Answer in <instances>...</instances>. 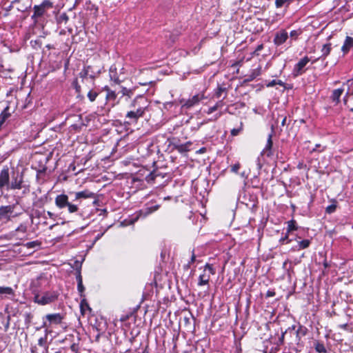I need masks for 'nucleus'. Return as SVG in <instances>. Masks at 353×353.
<instances>
[{
  "label": "nucleus",
  "mask_w": 353,
  "mask_h": 353,
  "mask_svg": "<svg viewBox=\"0 0 353 353\" xmlns=\"http://www.w3.org/2000/svg\"><path fill=\"white\" fill-rule=\"evenodd\" d=\"M74 199L72 202L69 201L68 195L65 194H61L55 197L54 203L59 209H63L67 208L68 212L70 214L79 212V205L81 203V199H95V194L88 190L80 192H71Z\"/></svg>",
  "instance_id": "1"
},
{
  "label": "nucleus",
  "mask_w": 353,
  "mask_h": 353,
  "mask_svg": "<svg viewBox=\"0 0 353 353\" xmlns=\"http://www.w3.org/2000/svg\"><path fill=\"white\" fill-rule=\"evenodd\" d=\"M59 295V294L57 291H48L43 294L34 293L33 299L34 303L41 305H46L57 301Z\"/></svg>",
  "instance_id": "2"
},
{
  "label": "nucleus",
  "mask_w": 353,
  "mask_h": 353,
  "mask_svg": "<svg viewBox=\"0 0 353 353\" xmlns=\"http://www.w3.org/2000/svg\"><path fill=\"white\" fill-rule=\"evenodd\" d=\"M23 187H25L23 173L13 170L10 176L9 190H21Z\"/></svg>",
  "instance_id": "3"
},
{
  "label": "nucleus",
  "mask_w": 353,
  "mask_h": 353,
  "mask_svg": "<svg viewBox=\"0 0 353 353\" xmlns=\"http://www.w3.org/2000/svg\"><path fill=\"white\" fill-rule=\"evenodd\" d=\"M148 106V101L146 97L139 95L137 96L131 103L130 108H134L141 114L144 115Z\"/></svg>",
  "instance_id": "4"
},
{
  "label": "nucleus",
  "mask_w": 353,
  "mask_h": 353,
  "mask_svg": "<svg viewBox=\"0 0 353 353\" xmlns=\"http://www.w3.org/2000/svg\"><path fill=\"white\" fill-rule=\"evenodd\" d=\"M215 274V270L213 265L206 263L204 266L203 273L199 276L198 285L202 286L208 285L210 279V276Z\"/></svg>",
  "instance_id": "5"
},
{
  "label": "nucleus",
  "mask_w": 353,
  "mask_h": 353,
  "mask_svg": "<svg viewBox=\"0 0 353 353\" xmlns=\"http://www.w3.org/2000/svg\"><path fill=\"white\" fill-rule=\"evenodd\" d=\"M52 3L50 0H44L40 5L34 6V13L31 18L34 21H37V18L42 17L47 9L52 8Z\"/></svg>",
  "instance_id": "6"
},
{
  "label": "nucleus",
  "mask_w": 353,
  "mask_h": 353,
  "mask_svg": "<svg viewBox=\"0 0 353 353\" xmlns=\"http://www.w3.org/2000/svg\"><path fill=\"white\" fill-rule=\"evenodd\" d=\"M204 99H205L204 93L200 92L194 95L192 97L190 98L188 100H181L180 103L182 105V108L185 109H190L198 105Z\"/></svg>",
  "instance_id": "7"
},
{
  "label": "nucleus",
  "mask_w": 353,
  "mask_h": 353,
  "mask_svg": "<svg viewBox=\"0 0 353 353\" xmlns=\"http://www.w3.org/2000/svg\"><path fill=\"white\" fill-rule=\"evenodd\" d=\"M10 176L7 166L3 168L0 172V190H9Z\"/></svg>",
  "instance_id": "8"
},
{
  "label": "nucleus",
  "mask_w": 353,
  "mask_h": 353,
  "mask_svg": "<svg viewBox=\"0 0 353 353\" xmlns=\"http://www.w3.org/2000/svg\"><path fill=\"white\" fill-rule=\"evenodd\" d=\"M310 61L308 57L305 56L301 59L294 67L292 74L294 77H298L304 73V68Z\"/></svg>",
  "instance_id": "9"
},
{
  "label": "nucleus",
  "mask_w": 353,
  "mask_h": 353,
  "mask_svg": "<svg viewBox=\"0 0 353 353\" xmlns=\"http://www.w3.org/2000/svg\"><path fill=\"white\" fill-rule=\"evenodd\" d=\"M274 129L273 126H272V132L268 134L267 142L265 148L261 152V156H267L268 157H270L273 155V142H272V133Z\"/></svg>",
  "instance_id": "10"
},
{
  "label": "nucleus",
  "mask_w": 353,
  "mask_h": 353,
  "mask_svg": "<svg viewBox=\"0 0 353 353\" xmlns=\"http://www.w3.org/2000/svg\"><path fill=\"white\" fill-rule=\"evenodd\" d=\"M288 33L285 30H281L276 32L274 35L273 42L276 46H279L284 43L288 39Z\"/></svg>",
  "instance_id": "11"
},
{
  "label": "nucleus",
  "mask_w": 353,
  "mask_h": 353,
  "mask_svg": "<svg viewBox=\"0 0 353 353\" xmlns=\"http://www.w3.org/2000/svg\"><path fill=\"white\" fill-rule=\"evenodd\" d=\"M143 117V115L139 113V112H137L134 108H132L131 110L128 111L126 113L125 119L128 120L125 121V123L128 124L137 123L138 119Z\"/></svg>",
  "instance_id": "12"
},
{
  "label": "nucleus",
  "mask_w": 353,
  "mask_h": 353,
  "mask_svg": "<svg viewBox=\"0 0 353 353\" xmlns=\"http://www.w3.org/2000/svg\"><path fill=\"white\" fill-rule=\"evenodd\" d=\"M14 205H2L0 207V221L10 220V214L13 212Z\"/></svg>",
  "instance_id": "13"
},
{
  "label": "nucleus",
  "mask_w": 353,
  "mask_h": 353,
  "mask_svg": "<svg viewBox=\"0 0 353 353\" xmlns=\"http://www.w3.org/2000/svg\"><path fill=\"white\" fill-rule=\"evenodd\" d=\"M46 319L50 325H59L61 323L63 316L59 313L49 314L46 316Z\"/></svg>",
  "instance_id": "14"
},
{
  "label": "nucleus",
  "mask_w": 353,
  "mask_h": 353,
  "mask_svg": "<svg viewBox=\"0 0 353 353\" xmlns=\"http://www.w3.org/2000/svg\"><path fill=\"white\" fill-rule=\"evenodd\" d=\"M192 144L191 141H187L185 143H173L172 145L174 150L182 154L190 151Z\"/></svg>",
  "instance_id": "15"
},
{
  "label": "nucleus",
  "mask_w": 353,
  "mask_h": 353,
  "mask_svg": "<svg viewBox=\"0 0 353 353\" xmlns=\"http://www.w3.org/2000/svg\"><path fill=\"white\" fill-rule=\"evenodd\" d=\"M76 279L77 281V290L80 294L81 297H84L83 294L85 287L83 285V279L81 273V267L77 270Z\"/></svg>",
  "instance_id": "16"
},
{
  "label": "nucleus",
  "mask_w": 353,
  "mask_h": 353,
  "mask_svg": "<svg viewBox=\"0 0 353 353\" xmlns=\"http://www.w3.org/2000/svg\"><path fill=\"white\" fill-rule=\"evenodd\" d=\"M109 74L110 79L115 83H120L122 80L120 79L119 75L117 73V69L115 65H111L109 70Z\"/></svg>",
  "instance_id": "17"
},
{
  "label": "nucleus",
  "mask_w": 353,
  "mask_h": 353,
  "mask_svg": "<svg viewBox=\"0 0 353 353\" xmlns=\"http://www.w3.org/2000/svg\"><path fill=\"white\" fill-rule=\"evenodd\" d=\"M353 48V37L347 36L343 46L341 47V50L344 54H346L349 52V50Z\"/></svg>",
  "instance_id": "18"
},
{
  "label": "nucleus",
  "mask_w": 353,
  "mask_h": 353,
  "mask_svg": "<svg viewBox=\"0 0 353 353\" xmlns=\"http://www.w3.org/2000/svg\"><path fill=\"white\" fill-rule=\"evenodd\" d=\"M307 331V330L305 327H304L303 325H299V328L296 331L295 342L296 344H299L301 337L306 335Z\"/></svg>",
  "instance_id": "19"
},
{
  "label": "nucleus",
  "mask_w": 353,
  "mask_h": 353,
  "mask_svg": "<svg viewBox=\"0 0 353 353\" xmlns=\"http://www.w3.org/2000/svg\"><path fill=\"white\" fill-rule=\"evenodd\" d=\"M90 69L91 67L90 65L85 66L83 69L79 72V76L82 79V81H83L85 79H87L88 77L92 79H94V75L93 74H90Z\"/></svg>",
  "instance_id": "20"
},
{
  "label": "nucleus",
  "mask_w": 353,
  "mask_h": 353,
  "mask_svg": "<svg viewBox=\"0 0 353 353\" xmlns=\"http://www.w3.org/2000/svg\"><path fill=\"white\" fill-rule=\"evenodd\" d=\"M104 90L106 91V95H105L106 100L108 101L114 102L117 99V94H116V92L114 91L110 90L108 86H105L104 88Z\"/></svg>",
  "instance_id": "21"
},
{
  "label": "nucleus",
  "mask_w": 353,
  "mask_h": 353,
  "mask_svg": "<svg viewBox=\"0 0 353 353\" xmlns=\"http://www.w3.org/2000/svg\"><path fill=\"white\" fill-rule=\"evenodd\" d=\"M331 49V43H329L323 45L321 49L322 55L319 58L315 59L314 62L319 59H325L330 53Z\"/></svg>",
  "instance_id": "22"
},
{
  "label": "nucleus",
  "mask_w": 353,
  "mask_h": 353,
  "mask_svg": "<svg viewBox=\"0 0 353 353\" xmlns=\"http://www.w3.org/2000/svg\"><path fill=\"white\" fill-rule=\"evenodd\" d=\"M159 205L147 207L145 209L141 210L140 212L145 217V216L152 214V212L157 211L159 209Z\"/></svg>",
  "instance_id": "23"
},
{
  "label": "nucleus",
  "mask_w": 353,
  "mask_h": 353,
  "mask_svg": "<svg viewBox=\"0 0 353 353\" xmlns=\"http://www.w3.org/2000/svg\"><path fill=\"white\" fill-rule=\"evenodd\" d=\"M344 91L343 88L336 89L332 92L331 98L333 101L339 102L340 97Z\"/></svg>",
  "instance_id": "24"
},
{
  "label": "nucleus",
  "mask_w": 353,
  "mask_h": 353,
  "mask_svg": "<svg viewBox=\"0 0 353 353\" xmlns=\"http://www.w3.org/2000/svg\"><path fill=\"white\" fill-rule=\"evenodd\" d=\"M310 245V241L308 239H304L298 241V245L294 248V250L305 249Z\"/></svg>",
  "instance_id": "25"
},
{
  "label": "nucleus",
  "mask_w": 353,
  "mask_h": 353,
  "mask_svg": "<svg viewBox=\"0 0 353 353\" xmlns=\"http://www.w3.org/2000/svg\"><path fill=\"white\" fill-rule=\"evenodd\" d=\"M10 116L9 107H6L0 114V125H3Z\"/></svg>",
  "instance_id": "26"
},
{
  "label": "nucleus",
  "mask_w": 353,
  "mask_h": 353,
  "mask_svg": "<svg viewBox=\"0 0 353 353\" xmlns=\"http://www.w3.org/2000/svg\"><path fill=\"white\" fill-rule=\"evenodd\" d=\"M14 292L10 287H0V297L2 298L3 294L14 295Z\"/></svg>",
  "instance_id": "27"
},
{
  "label": "nucleus",
  "mask_w": 353,
  "mask_h": 353,
  "mask_svg": "<svg viewBox=\"0 0 353 353\" xmlns=\"http://www.w3.org/2000/svg\"><path fill=\"white\" fill-rule=\"evenodd\" d=\"M287 224H288V228H287L288 233H290L292 231H294L298 229V227L296 225V222L294 219H292V220L288 221Z\"/></svg>",
  "instance_id": "28"
},
{
  "label": "nucleus",
  "mask_w": 353,
  "mask_h": 353,
  "mask_svg": "<svg viewBox=\"0 0 353 353\" xmlns=\"http://www.w3.org/2000/svg\"><path fill=\"white\" fill-rule=\"evenodd\" d=\"M261 68H256L255 70H253L250 74L248 75V79H246L247 81H251L254 80L256 77H258L260 74Z\"/></svg>",
  "instance_id": "29"
},
{
  "label": "nucleus",
  "mask_w": 353,
  "mask_h": 353,
  "mask_svg": "<svg viewBox=\"0 0 353 353\" xmlns=\"http://www.w3.org/2000/svg\"><path fill=\"white\" fill-rule=\"evenodd\" d=\"M223 106V99H222V100L216 102V104L214 105H213L212 107L209 108L208 110L207 111V113L208 114H212V112H214L219 108H222Z\"/></svg>",
  "instance_id": "30"
},
{
  "label": "nucleus",
  "mask_w": 353,
  "mask_h": 353,
  "mask_svg": "<svg viewBox=\"0 0 353 353\" xmlns=\"http://www.w3.org/2000/svg\"><path fill=\"white\" fill-rule=\"evenodd\" d=\"M40 245H41V242L39 241L38 240L33 241L31 242H28V243L23 244V246L26 247L28 249L34 248L36 247H40Z\"/></svg>",
  "instance_id": "31"
},
{
  "label": "nucleus",
  "mask_w": 353,
  "mask_h": 353,
  "mask_svg": "<svg viewBox=\"0 0 353 353\" xmlns=\"http://www.w3.org/2000/svg\"><path fill=\"white\" fill-rule=\"evenodd\" d=\"M157 176L159 174L155 171L151 172L145 176V180L148 183H152Z\"/></svg>",
  "instance_id": "32"
},
{
  "label": "nucleus",
  "mask_w": 353,
  "mask_h": 353,
  "mask_svg": "<svg viewBox=\"0 0 353 353\" xmlns=\"http://www.w3.org/2000/svg\"><path fill=\"white\" fill-rule=\"evenodd\" d=\"M38 345L41 347H43L46 350H48V346L47 345V338L46 336L41 337L38 340Z\"/></svg>",
  "instance_id": "33"
},
{
  "label": "nucleus",
  "mask_w": 353,
  "mask_h": 353,
  "mask_svg": "<svg viewBox=\"0 0 353 353\" xmlns=\"http://www.w3.org/2000/svg\"><path fill=\"white\" fill-rule=\"evenodd\" d=\"M121 92L123 96H127L128 98H131L133 94V90L126 88H122Z\"/></svg>",
  "instance_id": "34"
},
{
  "label": "nucleus",
  "mask_w": 353,
  "mask_h": 353,
  "mask_svg": "<svg viewBox=\"0 0 353 353\" xmlns=\"http://www.w3.org/2000/svg\"><path fill=\"white\" fill-rule=\"evenodd\" d=\"M99 93L91 90L88 92V97L89 99V100L91 101V102H93L95 101L97 97L98 96Z\"/></svg>",
  "instance_id": "35"
},
{
  "label": "nucleus",
  "mask_w": 353,
  "mask_h": 353,
  "mask_svg": "<svg viewBox=\"0 0 353 353\" xmlns=\"http://www.w3.org/2000/svg\"><path fill=\"white\" fill-rule=\"evenodd\" d=\"M315 350L319 353H325L327 352L325 345L323 343H317L315 346Z\"/></svg>",
  "instance_id": "36"
},
{
  "label": "nucleus",
  "mask_w": 353,
  "mask_h": 353,
  "mask_svg": "<svg viewBox=\"0 0 353 353\" xmlns=\"http://www.w3.org/2000/svg\"><path fill=\"white\" fill-rule=\"evenodd\" d=\"M226 92V88H223L221 86H218V88L215 90L214 96L216 98H220L221 97V95H222V93L223 92Z\"/></svg>",
  "instance_id": "37"
},
{
  "label": "nucleus",
  "mask_w": 353,
  "mask_h": 353,
  "mask_svg": "<svg viewBox=\"0 0 353 353\" xmlns=\"http://www.w3.org/2000/svg\"><path fill=\"white\" fill-rule=\"evenodd\" d=\"M69 19V17L67 15L66 13H62L61 14H60V16L59 17L57 21H58V23H66L67 21H68Z\"/></svg>",
  "instance_id": "38"
},
{
  "label": "nucleus",
  "mask_w": 353,
  "mask_h": 353,
  "mask_svg": "<svg viewBox=\"0 0 353 353\" xmlns=\"http://www.w3.org/2000/svg\"><path fill=\"white\" fill-rule=\"evenodd\" d=\"M291 241H292V239H289V233H288V232H286L285 236H282L279 240V242L281 244H288V243H290Z\"/></svg>",
  "instance_id": "39"
},
{
  "label": "nucleus",
  "mask_w": 353,
  "mask_h": 353,
  "mask_svg": "<svg viewBox=\"0 0 353 353\" xmlns=\"http://www.w3.org/2000/svg\"><path fill=\"white\" fill-rule=\"evenodd\" d=\"M301 34V30H292L290 33V37L292 39H296L298 38V37Z\"/></svg>",
  "instance_id": "40"
},
{
  "label": "nucleus",
  "mask_w": 353,
  "mask_h": 353,
  "mask_svg": "<svg viewBox=\"0 0 353 353\" xmlns=\"http://www.w3.org/2000/svg\"><path fill=\"white\" fill-rule=\"evenodd\" d=\"M34 216L38 219L43 218L45 220H46L47 219V216L45 211L41 212L39 210H36L34 212Z\"/></svg>",
  "instance_id": "41"
},
{
  "label": "nucleus",
  "mask_w": 353,
  "mask_h": 353,
  "mask_svg": "<svg viewBox=\"0 0 353 353\" xmlns=\"http://www.w3.org/2000/svg\"><path fill=\"white\" fill-rule=\"evenodd\" d=\"M336 209V203H332V204L328 205L325 208V212L327 214H332V213L335 212Z\"/></svg>",
  "instance_id": "42"
},
{
  "label": "nucleus",
  "mask_w": 353,
  "mask_h": 353,
  "mask_svg": "<svg viewBox=\"0 0 353 353\" xmlns=\"http://www.w3.org/2000/svg\"><path fill=\"white\" fill-rule=\"evenodd\" d=\"M27 225L25 223H21L17 227L15 231L21 233H26L27 232Z\"/></svg>",
  "instance_id": "43"
},
{
  "label": "nucleus",
  "mask_w": 353,
  "mask_h": 353,
  "mask_svg": "<svg viewBox=\"0 0 353 353\" xmlns=\"http://www.w3.org/2000/svg\"><path fill=\"white\" fill-rule=\"evenodd\" d=\"M291 0H276L275 5L276 8H281L285 3L290 1Z\"/></svg>",
  "instance_id": "44"
},
{
  "label": "nucleus",
  "mask_w": 353,
  "mask_h": 353,
  "mask_svg": "<svg viewBox=\"0 0 353 353\" xmlns=\"http://www.w3.org/2000/svg\"><path fill=\"white\" fill-rule=\"evenodd\" d=\"M72 85H73L74 88H75L76 92L77 93H80V92H81V86L79 85L77 79H75L73 81Z\"/></svg>",
  "instance_id": "45"
},
{
  "label": "nucleus",
  "mask_w": 353,
  "mask_h": 353,
  "mask_svg": "<svg viewBox=\"0 0 353 353\" xmlns=\"http://www.w3.org/2000/svg\"><path fill=\"white\" fill-rule=\"evenodd\" d=\"M240 168V164L239 163H235L231 167V171L234 173H237L239 170Z\"/></svg>",
  "instance_id": "46"
},
{
  "label": "nucleus",
  "mask_w": 353,
  "mask_h": 353,
  "mask_svg": "<svg viewBox=\"0 0 353 353\" xmlns=\"http://www.w3.org/2000/svg\"><path fill=\"white\" fill-rule=\"evenodd\" d=\"M321 148V144H316L315 145V148L312 150L311 152H316V151L323 152L324 150V149H325V147H323L321 149H320Z\"/></svg>",
  "instance_id": "47"
},
{
  "label": "nucleus",
  "mask_w": 353,
  "mask_h": 353,
  "mask_svg": "<svg viewBox=\"0 0 353 353\" xmlns=\"http://www.w3.org/2000/svg\"><path fill=\"white\" fill-rule=\"evenodd\" d=\"M195 260H196V256L194 253V250H192L191 259H190V261H189V263L187 264V268H189L190 267V265L192 263H193L195 261Z\"/></svg>",
  "instance_id": "48"
},
{
  "label": "nucleus",
  "mask_w": 353,
  "mask_h": 353,
  "mask_svg": "<svg viewBox=\"0 0 353 353\" xmlns=\"http://www.w3.org/2000/svg\"><path fill=\"white\" fill-rule=\"evenodd\" d=\"M263 49V44L259 45L253 52L254 54L259 55V52Z\"/></svg>",
  "instance_id": "49"
},
{
  "label": "nucleus",
  "mask_w": 353,
  "mask_h": 353,
  "mask_svg": "<svg viewBox=\"0 0 353 353\" xmlns=\"http://www.w3.org/2000/svg\"><path fill=\"white\" fill-rule=\"evenodd\" d=\"M275 296V292L274 290H268L266 294H265V297L266 298H268V297H272V296Z\"/></svg>",
  "instance_id": "50"
},
{
  "label": "nucleus",
  "mask_w": 353,
  "mask_h": 353,
  "mask_svg": "<svg viewBox=\"0 0 353 353\" xmlns=\"http://www.w3.org/2000/svg\"><path fill=\"white\" fill-rule=\"evenodd\" d=\"M83 305H85L88 307H89L88 304L87 303V302L84 298L81 300V303H80L81 310H83Z\"/></svg>",
  "instance_id": "51"
},
{
  "label": "nucleus",
  "mask_w": 353,
  "mask_h": 353,
  "mask_svg": "<svg viewBox=\"0 0 353 353\" xmlns=\"http://www.w3.org/2000/svg\"><path fill=\"white\" fill-rule=\"evenodd\" d=\"M47 215L52 219L55 220L57 215L50 211L47 212Z\"/></svg>",
  "instance_id": "52"
},
{
  "label": "nucleus",
  "mask_w": 353,
  "mask_h": 353,
  "mask_svg": "<svg viewBox=\"0 0 353 353\" xmlns=\"http://www.w3.org/2000/svg\"><path fill=\"white\" fill-rule=\"evenodd\" d=\"M239 131H240V130H239V129H235V128H234V129H232V130H231V134H232V136H236V135L239 134Z\"/></svg>",
  "instance_id": "53"
},
{
  "label": "nucleus",
  "mask_w": 353,
  "mask_h": 353,
  "mask_svg": "<svg viewBox=\"0 0 353 353\" xmlns=\"http://www.w3.org/2000/svg\"><path fill=\"white\" fill-rule=\"evenodd\" d=\"M46 172V168L37 170V178L39 179V175Z\"/></svg>",
  "instance_id": "54"
},
{
  "label": "nucleus",
  "mask_w": 353,
  "mask_h": 353,
  "mask_svg": "<svg viewBox=\"0 0 353 353\" xmlns=\"http://www.w3.org/2000/svg\"><path fill=\"white\" fill-rule=\"evenodd\" d=\"M276 85V80H272L267 85L268 87H273Z\"/></svg>",
  "instance_id": "55"
},
{
  "label": "nucleus",
  "mask_w": 353,
  "mask_h": 353,
  "mask_svg": "<svg viewBox=\"0 0 353 353\" xmlns=\"http://www.w3.org/2000/svg\"><path fill=\"white\" fill-rule=\"evenodd\" d=\"M24 190H23V194H26L30 191L29 185L25 184V187H23Z\"/></svg>",
  "instance_id": "56"
},
{
  "label": "nucleus",
  "mask_w": 353,
  "mask_h": 353,
  "mask_svg": "<svg viewBox=\"0 0 353 353\" xmlns=\"http://www.w3.org/2000/svg\"><path fill=\"white\" fill-rule=\"evenodd\" d=\"M305 167H306V165H305V164H304L303 162L299 163L298 164V165H297V168H298L299 169H303V168H305Z\"/></svg>",
  "instance_id": "57"
},
{
  "label": "nucleus",
  "mask_w": 353,
  "mask_h": 353,
  "mask_svg": "<svg viewBox=\"0 0 353 353\" xmlns=\"http://www.w3.org/2000/svg\"><path fill=\"white\" fill-rule=\"evenodd\" d=\"M50 325V324L48 325L46 321H43L42 325L41 326V328H43V327L47 328V327H49Z\"/></svg>",
  "instance_id": "58"
},
{
  "label": "nucleus",
  "mask_w": 353,
  "mask_h": 353,
  "mask_svg": "<svg viewBox=\"0 0 353 353\" xmlns=\"http://www.w3.org/2000/svg\"><path fill=\"white\" fill-rule=\"evenodd\" d=\"M287 117H284L281 121V125L284 126L286 124Z\"/></svg>",
  "instance_id": "59"
},
{
  "label": "nucleus",
  "mask_w": 353,
  "mask_h": 353,
  "mask_svg": "<svg viewBox=\"0 0 353 353\" xmlns=\"http://www.w3.org/2000/svg\"><path fill=\"white\" fill-rule=\"evenodd\" d=\"M257 165H258L259 169H261V167H262V163H261L259 157H258V159H257Z\"/></svg>",
  "instance_id": "60"
},
{
  "label": "nucleus",
  "mask_w": 353,
  "mask_h": 353,
  "mask_svg": "<svg viewBox=\"0 0 353 353\" xmlns=\"http://www.w3.org/2000/svg\"><path fill=\"white\" fill-rule=\"evenodd\" d=\"M51 333V330H50L48 329V327L46 328V330H45V336H48V334H50Z\"/></svg>",
  "instance_id": "61"
},
{
  "label": "nucleus",
  "mask_w": 353,
  "mask_h": 353,
  "mask_svg": "<svg viewBox=\"0 0 353 353\" xmlns=\"http://www.w3.org/2000/svg\"><path fill=\"white\" fill-rule=\"evenodd\" d=\"M345 84H347L348 86H350L352 84V79L347 80ZM343 85H345V83Z\"/></svg>",
  "instance_id": "62"
},
{
  "label": "nucleus",
  "mask_w": 353,
  "mask_h": 353,
  "mask_svg": "<svg viewBox=\"0 0 353 353\" xmlns=\"http://www.w3.org/2000/svg\"><path fill=\"white\" fill-rule=\"evenodd\" d=\"M287 332V331H285L284 333L282 334L281 336L280 337L279 340L281 342H283V339H284V336H285V334Z\"/></svg>",
  "instance_id": "63"
},
{
  "label": "nucleus",
  "mask_w": 353,
  "mask_h": 353,
  "mask_svg": "<svg viewBox=\"0 0 353 353\" xmlns=\"http://www.w3.org/2000/svg\"><path fill=\"white\" fill-rule=\"evenodd\" d=\"M277 84L280 85H283L284 83L282 81H281V80H278V81L276 80V85Z\"/></svg>",
  "instance_id": "64"
}]
</instances>
